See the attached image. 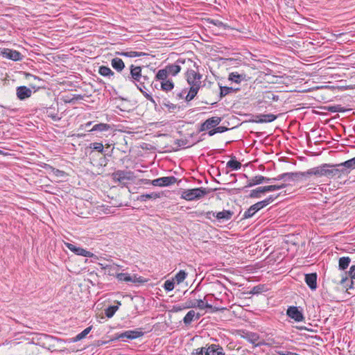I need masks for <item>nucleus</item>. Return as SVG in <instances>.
Here are the masks:
<instances>
[{
  "mask_svg": "<svg viewBox=\"0 0 355 355\" xmlns=\"http://www.w3.org/2000/svg\"><path fill=\"white\" fill-rule=\"evenodd\" d=\"M186 62L191 64L193 61L190 59L179 58L175 63L166 65L164 69L158 70L155 77V80H164L170 75L176 76L181 71L180 64H183Z\"/></svg>",
  "mask_w": 355,
  "mask_h": 355,
  "instance_id": "obj_1",
  "label": "nucleus"
},
{
  "mask_svg": "<svg viewBox=\"0 0 355 355\" xmlns=\"http://www.w3.org/2000/svg\"><path fill=\"white\" fill-rule=\"evenodd\" d=\"M210 189L204 187H198L184 190L181 193V198L188 201L198 200L207 195Z\"/></svg>",
  "mask_w": 355,
  "mask_h": 355,
  "instance_id": "obj_2",
  "label": "nucleus"
},
{
  "mask_svg": "<svg viewBox=\"0 0 355 355\" xmlns=\"http://www.w3.org/2000/svg\"><path fill=\"white\" fill-rule=\"evenodd\" d=\"M185 76L187 83L190 87H201V78L202 76L200 73L195 71L193 69H188L186 72Z\"/></svg>",
  "mask_w": 355,
  "mask_h": 355,
  "instance_id": "obj_3",
  "label": "nucleus"
},
{
  "mask_svg": "<svg viewBox=\"0 0 355 355\" xmlns=\"http://www.w3.org/2000/svg\"><path fill=\"white\" fill-rule=\"evenodd\" d=\"M112 178L115 182H119L125 184V181L132 179L133 173L130 171L118 170L114 172L112 175Z\"/></svg>",
  "mask_w": 355,
  "mask_h": 355,
  "instance_id": "obj_4",
  "label": "nucleus"
},
{
  "mask_svg": "<svg viewBox=\"0 0 355 355\" xmlns=\"http://www.w3.org/2000/svg\"><path fill=\"white\" fill-rule=\"evenodd\" d=\"M116 277L119 282H125L126 283L143 284L146 282V280L141 276L137 277L136 275L131 276L128 273L123 272L117 273Z\"/></svg>",
  "mask_w": 355,
  "mask_h": 355,
  "instance_id": "obj_5",
  "label": "nucleus"
},
{
  "mask_svg": "<svg viewBox=\"0 0 355 355\" xmlns=\"http://www.w3.org/2000/svg\"><path fill=\"white\" fill-rule=\"evenodd\" d=\"M38 340L40 345H41L43 347L48 349H51L55 348V343L60 340L48 334H42L38 338Z\"/></svg>",
  "mask_w": 355,
  "mask_h": 355,
  "instance_id": "obj_6",
  "label": "nucleus"
},
{
  "mask_svg": "<svg viewBox=\"0 0 355 355\" xmlns=\"http://www.w3.org/2000/svg\"><path fill=\"white\" fill-rule=\"evenodd\" d=\"M286 315L295 322H302L305 318L303 312L299 306H291L286 310Z\"/></svg>",
  "mask_w": 355,
  "mask_h": 355,
  "instance_id": "obj_7",
  "label": "nucleus"
},
{
  "mask_svg": "<svg viewBox=\"0 0 355 355\" xmlns=\"http://www.w3.org/2000/svg\"><path fill=\"white\" fill-rule=\"evenodd\" d=\"M348 174L346 168L343 166V162L338 164H331V178H341L343 176L348 175Z\"/></svg>",
  "mask_w": 355,
  "mask_h": 355,
  "instance_id": "obj_8",
  "label": "nucleus"
},
{
  "mask_svg": "<svg viewBox=\"0 0 355 355\" xmlns=\"http://www.w3.org/2000/svg\"><path fill=\"white\" fill-rule=\"evenodd\" d=\"M144 333L141 331V329L138 328L134 330H128L119 334L117 336L118 339L125 340L124 338L132 340L144 336Z\"/></svg>",
  "mask_w": 355,
  "mask_h": 355,
  "instance_id": "obj_9",
  "label": "nucleus"
},
{
  "mask_svg": "<svg viewBox=\"0 0 355 355\" xmlns=\"http://www.w3.org/2000/svg\"><path fill=\"white\" fill-rule=\"evenodd\" d=\"M1 55L13 61H20L23 59V55L19 51L6 48L1 51Z\"/></svg>",
  "mask_w": 355,
  "mask_h": 355,
  "instance_id": "obj_10",
  "label": "nucleus"
},
{
  "mask_svg": "<svg viewBox=\"0 0 355 355\" xmlns=\"http://www.w3.org/2000/svg\"><path fill=\"white\" fill-rule=\"evenodd\" d=\"M178 179L175 176L162 177L153 180L151 184L156 187H168L175 184Z\"/></svg>",
  "mask_w": 355,
  "mask_h": 355,
  "instance_id": "obj_11",
  "label": "nucleus"
},
{
  "mask_svg": "<svg viewBox=\"0 0 355 355\" xmlns=\"http://www.w3.org/2000/svg\"><path fill=\"white\" fill-rule=\"evenodd\" d=\"M221 117L219 116H212L207 119L204 123H201L199 132H203L216 128V126L221 122Z\"/></svg>",
  "mask_w": 355,
  "mask_h": 355,
  "instance_id": "obj_12",
  "label": "nucleus"
},
{
  "mask_svg": "<svg viewBox=\"0 0 355 355\" xmlns=\"http://www.w3.org/2000/svg\"><path fill=\"white\" fill-rule=\"evenodd\" d=\"M141 67L131 64L130 67V76L128 78L131 79L135 85L141 83Z\"/></svg>",
  "mask_w": 355,
  "mask_h": 355,
  "instance_id": "obj_13",
  "label": "nucleus"
},
{
  "mask_svg": "<svg viewBox=\"0 0 355 355\" xmlns=\"http://www.w3.org/2000/svg\"><path fill=\"white\" fill-rule=\"evenodd\" d=\"M65 245L69 250L73 252L76 255H80L85 257H93L95 256L92 252L80 247L76 246L72 243H65Z\"/></svg>",
  "mask_w": 355,
  "mask_h": 355,
  "instance_id": "obj_14",
  "label": "nucleus"
},
{
  "mask_svg": "<svg viewBox=\"0 0 355 355\" xmlns=\"http://www.w3.org/2000/svg\"><path fill=\"white\" fill-rule=\"evenodd\" d=\"M264 203L262 201H259L250 207L243 215V219L249 218L252 217L258 211L264 208Z\"/></svg>",
  "mask_w": 355,
  "mask_h": 355,
  "instance_id": "obj_15",
  "label": "nucleus"
},
{
  "mask_svg": "<svg viewBox=\"0 0 355 355\" xmlns=\"http://www.w3.org/2000/svg\"><path fill=\"white\" fill-rule=\"evenodd\" d=\"M206 355H225L223 348L218 344L206 345Z\"/></svg>",
  "mask_w": 355,
  "mask_h": 355,
  "instance_id": "obj_16",
  "label": "nucleus"
},
{
  "mask_svg": "<svg viewBox=\"0 0 355 355\" xmlns=\"http://www.w3.org/2000/svg\"><path fill=\"white\" fill-rule=\"evenodd\" d=\"M250 77H248L245 73H240L238 71L231 72L228 76V80L230 81L237 84L241 83L242 81H248Z\"/></svg>",
  "mask_w": 355,
  "mask_h": 355,
  "instance_id": "obj_17",
  "label": "nucleus"
},
{
  "mask_svg": "<svg viewBox=\"0 0 355 355\" xmlns=\"http://www.w3.org/2000/svg\"><path fill=\"white\" fill-rule=\"evenodd\" d=\"M317 277L318 276L315 272L305 275L304 281L311 291H315L318 287Z\"/></svg>",
  "mask_w": 355,
  "mask_h": 355,
  "instance_id": "obj_18",
  "label": "nucleus"
},
{
  "mask_svg": "<svg viewBox=\"0 0 355 355\" xmlns=\"http://www.w3.org/2000/svg\"><path fill=\"white\" fill-rule=\"evenodd\" d=\"M32 94V91L30 88L26 86H19L16 89V95L17 98L21 100H25L29 98Z\"/></svg>",
  "mask_w": 355,
  "mask_h": 355,
  "instance_id": "obj_19",
  "label": "nucleus"
},
{
  "mask_svg": "<svg viewBox=\"0 0 355 355\" xmlns=\"http://www.w3.org/2000/svg\"><path fill=\"white\" fill-rule=\"evenodd\" d=\"M161 106L162 108H167L168 111L171 113H177L184 109L183 106L172 103L166 98L162 101Z\"/></svg>",
  "mask_w": 355,
  "mask_h": 355,
  "instance_id": "obj_20",
  "label": "nucleus"
},
{
  "mask_svg": "<svg viewBox=\"0 0 355 355\" xmlns=\"http://www.w3.org/2000/svg\"><path fill=\"white\" fill-rule=\"evenodd\" d=\"M210 296L213 297L214 295L213 294H208V295H207L204 297V300L199 299V300H195L196 308H198L200 309H213L214 311H217L218 310V308H216V307L214 308L212 306V305H211L210 304H209L207 302L205 303V302H204V300H207V298L210 297Z\"/></svg>",
  "mask_w": 355,
  "mask_h": 355,
  "instance_id": "obj_21",
  "label": "nucleus"
},
{
  "mask_svg": "<svg viewBox=\"0 0 355 355\" xmlns=\"http://www.w3.org/2000/svg\"><path fill=\"white\" fill-rule=\"evenodd\" d=\"M255 117L259 118V120H251V121L257 123H269L277 119V116L272 114H257Z\"/></svg>",
  "mask_w": 355,
  "mask_h": 355,
  "instance_id": "obj_22",
  "label": "nucleus"
},
{
  "mask_svg": "<svg viewBox=\"0 0 355 355\" xmlns=\"http://www.w3.org/2000/svg\"><path fill=\"white\" fill-rule=\"evenodd\" d=\"M234 215V212L230 210H223L216 213V218L220 223L227 221L232 218Z\"/></svg>",
  "mask_w": 355,
  "mask_h": 355,
  "instance_id": "obj_23",
  "label": "nucleus"
},
{
  "mask_svg": "<svg viewBox=\"0 0 355 355\" xmlns=\"http://www.w3.org/2000/svg\"><path fill=\"white\" fill-rule=\"evenodd\" d=\"M112 130L111 125L108 123H100L95 124L92 128L88 130V132H104L110 131Z\"/></svg>",
  "mask_w": 355,
  "mask_h": 355,
  "instance_id": "obj_24",
  "label": "nucleus"
},
{
  "mask_svg": "<svg viewBox=\"0 0 355 355\" xmlns=\"http://www.w3.org/2000/svg\"><path fill=\"white\" fill-rule=\"evenodd\" d=\"M116 55H120V56H125L128 58H136V57H141L147 55L146 53L144 52H138L135 51H116L115 52Z\"/></svg>",
  "mask_w": 355,
  "mask_h": 355,
  "instance_id": "obj_25",
  "label": "nucleus"
},
{
  "mask_svg": "<svg viewBox=\"0 0 355 355\" xmlns=\"http://www.w3.org/2000/svg\"><path fill=\"white\" fill-rule=\"evenodd\" d=\"M158 80L160 81L162 90H163L164 92H170L175 87L174 83L173 82V80L171 79L168 78V77L164 80Z\"/></svg>",
  "mask_w": 355,
  "mask_h": 355,
  "instance_id": "obj_26",
  "label": "nucleus"
},
{
  "mask_svg": "<svg viewBox=\"0 0 355 355\" xmlns=\"http://www.w3.org/2000/svg\"><path fill=\"white\" fill-rule=\"evenodd\" d=\"M307 174L305 172H290V181L299 182L306 180Z\"/></svg>",
  "mask_w": 355,
  "mask_h": 355,
  "instance_id": "obj_27",
  "label": "nucleus"
},
{
  "mask_svg": "<svg viewBox=\"0 0 355 355\" xmlns=\"http://www.w3.org/2000/svg\"><path fill=\"white\" fill-rule=\"evenodd\" d=\"M200 88L198 87H190L185 96V102L189 104L197 95Z\"/></svg>",
  "mask_w": 355,
  "mask_h": 355,
  "instance_id": "obj_28",
  "label": "nucleus"
},
{
  "mask_svg": "<svg viewBox=\"0 0 355 355\" xmlns=\"http://www.w3.org/2000/svg\"><path fill=\"white\" fill-rule=\"evenodd\" d=\"M220 87V98L225 97L231 93H236L239 91V88H234L232 87H226L219 85Z\"/></svg>",
  "mask_w": 355,
  "mask_h": 355,
  "instance_id": "obj_29",
  "label": "nucleus"
},
{
  "mask_svg": "<svg viewBox=\"0 0 355 355\" xmlns=\"http://www.w3.org/2000/svg\"><path fill=\"white\" fill-rule=\"evenodd\" d=\"M112 67L118 72H121L125 68L123 61L119 58H114L111 60Z\"/></svg>",
  "mask_w": 355,
  "mask_h": 355,
  "instance_id": "obj_30",
  "label": "nucleus"
},
{
  "mask_svg": "<svg viewBox=\"0 0 355 355\" xmlns=\"http://www.w3.org/2000/svg\"><path fill=\"white\" fill-rule=\"evenodd\" d=\"M98 73L101 75L102 76L107 77L108 78H110L111 77L114 76V72L108 67L107 66H100L98 67Z\"/></svg>",
  "mask_w": 355,
  "mask_h": 355,
  "instance_id": "obj_31",
  "label": "nucleus"
},
{
  "mask_svg": "<svg viewBox=\"0 0 355 355\" xmlns=\"http://www.w3.org/2000/svg\"><path fill=\"white\" fill-rule=\"evenodd\" d=\"M160 198V193L152 192L150 193L142 194L137 197V200L145 202L150 199H156Z\"/></svg>",
  "mask_w": 355,
  "mask_h": 355,
  "instance_id": "obj_32",
  "label": "nucleus"
},
{
  "mask_svg": "<svg viewBox=\"0 0 355 355\" xmlns=\"http://www.w3.org/2000/svg\"><path fill=\"white\" fill-rule=\"evenodd\" d=\"M262 180H263V175H256L255 177L248 180L247 184L245 187H252L255 185L261 184H262Z\"/></svg>",
  "mask_w": 355,
  "mask_h": 355,
  "instance_id": "obj_33",
  "label": "nucleus"
},
{
  "mask_svg": "<svg viewBox=\"0 0 355 355\" xmlns=\"http://www.w3.org/2000/svg\"><path fill=\"white\" fill-rule=\"evenodd\" d=\"M92 329V326H89V327H87L83 331H81L80 333L77 334L75 337L72 338L71 339V342L76 343V342H78V341L83 339L91 331Z\"/></svg>",
  "mask_w": 355,
  "mask_h": 355,
  "instance_id": "obj_34",
  "label": "nucleus"
},
{
  "mask_svg": "<svg viewBox=\"0 0 355 355\" xmlns=\"http://www.w3.org/2000/svg\"><path fill=\"white\" fill-rule=\"evenodd\" d=\"M121 304V302H117V305L110 306L105 309V314L108 318H112L116 311L119 309V306Z\"/></svg>",
  "mask_w": 355,
  "mask_h": 355,
  "instance_id": "obj_35",
  "label": "nucleus"
},
{
  "mask_svg": "<svg viewBox=\"0 0 355 355\" xmlns=\"http://www.w3.org/2000/svg\"><path fill=\"white\" fill-rule=\"evenodd\" d=\"M351 262V259L348 257H343L339 259L338 267L341 270L347 269Z\"/></svg>",
  "mask_w": 355,
  "mask_h": 355,
  "instance_id": "obj_36",
  "label": "nucleus"
},
{
  "mask_svg": "<svg viewBox=\"0 0 355 355\" xmlns=\"http://www.w3.org/2000/svg\"><path fill=\"white\" fill-rule=\"evenodd\" d=\"M265 193L263 187H257L250 191L248 198H260L261 194Z\"/></svg>",
  "mask_w": 355,
  "mask_h": 355,
  "instance_id": "obj_37",
  "label": "nucleus"
},
{
  "mask_svg": "<svg viewBox=\"0 0 355 355\" xmlns=\"http://www.w3.org/2000/svg\"><path fill=\"white\" fill-rule=\"evenodd\" d=\"M322 177L324 176L331 178V164H324L320 166Z\"/></svg>",
  "mask_w": 355,
  "mask_h": 355,
  "instance_id": "obj_38",
  "label": "nucleus"
},
{
  "mask_svg": "<svg viewBox=\"0 0 355 355\" xmlns=\"http://www.w3.org/2000/svg\"><path fill=\"white\" fill-rule=\"evenodd\" d=\"M46 114L48 117L51 118L54 121H59L61 119V116H59L58 113L55 112L53 107H48L46 109Z\"/></svg>",
  "mask_w": 355,
  "mask_h": 355,
  "instance_id": "obj_39",
  "label": "nucleus"
},
{
  "mask_svg": "<svg viewBox=\"0 0 355 355\" xmlns=\"http://www.w3.org/2000/svg\"><path fill=\"white\" fill-rule=\"evenodd\" d=\"M196 315V312L195 311L193 310H191L189 311L187 314L186 315L184 316V318H183V322L184 323V324L186 326H188L189 324H191V323L192 322V321L194 320V317Z\"/></svg>",
  "mask_w": 355,
  "mask_h": 355,
  "instance_id": "obj_40",
  "label": "nucleus"
},
{
  "mask_svg": "<svg viewBox=\"0 0 355 355\" xmlns=\"http://www.w3.org/2000/svg\"><path fill=\"white\" fill-rule=\"evenodd\" d=\"M286 187V184H272V185H268L264 186V191L266 192H271L277 190H279L282 189H284Z\"/></svg>",
  "mask_w": 355,
  "mask_h": 355,
  "instance_id": "obj_41",
  "label": "nucleus"
},
{
  "mask_svg": "<svg viewBox=\"0 0 355 355\" xmlns=\"http://www.w3.org/2000/svg\"><path fill=\"white\" fill-rule=\"evenodd\" d=\"M343 166L346 168L348 173L349 174L353 169H355V157L344 162Z\"/></svg>",
  "mask_w": 355,
  "mask_h": 355,
  "instance_id": "obj_42",
  "label": "nucleus"
},
{
  "mask_svg": "<svg viewBox=\"0 0 355 355\" xmlns=\"http://www.w3.org/2000/svg\"><path fill=\"white\" fill-rule=\"evenodd\" d=\"M227 167L231 168L232 170L236 171L241 168V164L239 161L234 159H232L227 162Z\"/></svg>",
  "mask_w": 355,
  "mask_h": 355,
  "instance_id": "obj_43",
  "label": "nucleus"
},
{
  "mask_svg": "<svg viewBox=\"0 0 355 355\" xmlns=\"http://www.w3.org/2000/svg\"><path fill=\"white\" fill-rule=\"evenodd\" d=\"M187 88L182 89L180 91L175 90L173 92L174 98L176 101L184 99L185 101V96L187 95Z\"/></svg>",
  "mask_w": 355,
  "mask_h": 355,
  "instance_id": "obj_44",
  "label": "nucleus"
},
{
  "mask_svg": "<svg viewBox=\"0 0 355 355\" xmlns=\"http://www.w3.org/2000/svg\"><path fill=\"white\" fill-rule=\"evenodd\" d=\"M187 273L184 270H180L175 276L173 281H175L178 284L182 282L187 277Z\"/></svg>",
  "mask_w": 355,
  "mask_h": 355,
  "instance_id": "obj_45",
  "label": "nucleus"
},
{
  "mask_svg": "<svg viewBox=\"0 0 355 355\" xmlns=\"http://www.w3.org/2000/svg\"><path fill=\"white\" fill-rule=\"evenodd\" d=\"M306 174H307V177L313 175L319 178L322 177L320 166L309 169L306 171Z\"/></svg>",
  "mask_w": 355,
  "mask_h": 355,
  "instance_id": "obj_46",
  "label": "nucleus"
},
{
  "mask_svg": "<svg viewBox=\"0 0 355 355\" xmlns=\"http://www.w3.org/2000/svg\"><path fill=\"white\" fill-rule=\"evenodd\" d=\"M89 148L92 150H95L99 153H103L104 151V147L102 143L101 142H93L89 144Z\"/></svg>",
  "mask_w": 355,
  "mask_h": 355,
  "instance_id": "obj_47",
  "label": "nucleus"
},
{
  "mask_svg": "<svg viewBox=\"0 0 355 355\" xmlns=\"http://www.w3.org/2000/svg\"><path fill=\"white\" fill-rule=\"evenodd\" d=\"M265 291V286L263 284H259L254 286L249 292L250 294L257 295L260 294Z\"/></svg>",
  "mask_w": 355,
  "mask_h": 355,
  "instance_id": "obj_48",
  "label": "nucleus"
},
{
  "mask_svg": "<svg viewBox=\"0 0 355 355\" xmlns=\"http://www.w3.org/2000/svg\"><path fill=\"white\" fill-rule=\"evenodd\" d=\"M208 22L223 29H226L228 27L227 24H224L223 21L218 19H209Z\"/></svg>",
  "mask_w": 355,
  "mask_h": 355,
  "instance_id": "obj_49",
  "label": "nucleus"
},
{
  "mask_svg": "<svg viewBox=\"0 0 355 355\" xmlns=\"http://www.w3.org/2000/svg\"><path fill=\"white\" fill-rule=\"evenodd\" d=\"M279 195H270L263 200H261L263 203H264V206L266 207L269 204L272 203V202L276 200Z\"/></svg>",
  "mask_w": 355,
  "mask_h": 355,
  "instance_id": "obj_50",
  "label": "nucleus"
},
{
  "mask_svg": "<svg viewBox=\"0 0 355 355\" xmlns=\"http://www.w3.org/2000/svg\"><path fill=\"white\" fill-rule=\"evenodd\" d=\"M275 180H276V181H279V180L290 181V172L279 174L277 177L275 178Z\"/></svg>",
  "mask_w": 355,
  "mask_h": 355,
  "instance_id": "obj_51",
  "label": "nucleus"
},
{
  "mask_svg": "<svg viewBox=\"0 0 355 355\" xmlns=\"http://www.w3.org/2000/svg\"><path fill=\"white\" fill-rule=\"evenodd\" d=\"M164 288L166 291H171L174 288V281L173 280H166L164 284Z\"/></svg>",
  "mask_w": 355,
  "mask_h": 355,
  "instance_id": "obj_52",
  "label": "nucleus"
},
{
  "mask_svg": "<svg viewBox=\"0 0 355 355\" xmlns=\"http://www.w3.org/2000/svg\"><path fill=\"white\" fill-rule=\"evenodd\" d=\"M51 168V172L53 173V174L54 175H55L56 177H58V178H62V177H64L66 173L64 171H61L60 169H58V168H55L53 166H50Z\"/></svg>",
  "mask_w": 355,
  "mask_h": 355,
  "instance_id": "obj_53",
  "label": "nucleus"
},
{
  "mask_svg": "<svg viewBox=\"0 0 355 355\" xmlns=\"http://www.w3.org/2000/svg\"><path fill=\"white\" fill-rule=\"evenodd\" d=\"M37 347L36 346H35L34 345H32V344H30V343H27L25 345V350L27 352H31V353H29L27 355H33V352H35V350H37Z\"/></svg>",
  "mask_w": 355,
  "mask_h": 355,
  "instance_id": "obj_54",
  "label": "nucleus"
},
{
  "mask_svg": "<svg viewBox=\"0 0 355 355\" xmlns=\"http://www.w3.org/2000/svg\"><path fill=\"white\" fill-rule=\"evenodd\" d=\"M174 144L178 147H184L188 144V140L186 139H175Z\"/></svg>",
  "mask_w": 355,
  "mask_h": 355,
  "instance_id": "obj_55",
  "label": "nucleus"
},
{
  "mask_svg": "<svg viewBox=\"0 0 355 355\" xmlns=\"http://www.w3.org/2000/svg\"><path fill=\"white\" fill-rule=\"evenodd\" d=\"M349 276L351 278L352 284H355V265L352 266L349 268Z\"/></svg>",
  "mask_w": 355,
  "mask_h": 355,
  "instance_id": "obj_56",
  "label": "nucleus"
},
{
  "mask_svg": "<svg viewBox=\"0 0 355 355\" xmlns=\"http://www.w3.org/2000/svg\"><path fill=\"white\" fill-rule=\"evenodd\" d=\"M205 351H206V346L200 347V348L195 349V351L191 353V355H206Z\"/></svg>",
  "mask_w": 355,
  "mask_h": 355,
  "instance_id": "obj_57",
  "label": "nucleus"
},
{
  "mask_svg": "<svg viewBox=\"0 0 355 355\" xmlns=\"http://www.w3.org/2000/svg\"><path fill=\"white\" fill-rule=\"evenodd\" d=\"M136 86H137V89L142 93V94L144 96H145L146 94H148L145 91V89H146L145 82H142L141 83L136 84Z\"/></svg>",
  "mask_w": 355,
  "mask_h": 355,
  "instance_id": "obj_58",
  "label": "nucleus"
},
{
  "mask_svg": "<svg viewBox=\"0 0 355 355\" xmlns=\"http://www.w3.org/2000/svg\"><path fill=\"white\" fill-rule=\"evenodd\" d=\"M329 111L332 112H341L344 110L340 106H332L329 108Z\"/></svg>",
  "mask_w": 355,
  "mask_h": 355,
  "instance_id": "obj_59",
  "label": "nucleus"
},
{
  "mask_svg": "<svg viewBox=\"0 0 355 355\" xmlns=\"http://www.w3.org/2000/svg\"><path fill=\"white\" fill-rule=\"evenodd\" d=\"M184 308L189 309V308H196L195 300H189L186 303V306Z\"/></svg>",
  "mask_w": 355,
  "mask_h": 355,
  "instance_id": "obj_60",
  "label": "nucleus"
},
{
  "mask_svg": "<svg viewBox=\"0 0 355 355\" xmlns=\"http://www.w3.org/2000/svg\"><path fill=\"white\" fill-rule=\"evenodd\" d=\"M205 215L206 218H207L209 220H211L212 217H215L216 218V212H214L213 211H207L205 214Z\"/></svg>",
  "mask_w": 355,
  "mask_h": 355,
  "instance_id": "obj_61",
  "label": "nucleus"
},
{
  "mask_svg": "<svg viewBox=\"0 0 355 355\" xmlns=\"http://www.w3.org/2000/svg\"><path fill=\"white\" fill-rule=\"evenodd\" d=\"M185 308H184V306H181L180 305H175L173 306L171 311H173L174 313H178V312L182 311Z\"/></svg>",
  "mask_w": 355,
  "mask_h": 355,
  "instance_id": "obj_62",
  "label": "nucleus"
},
{
  "mask_svg": "<svg viewBox=\"0 0 355 355\" xmlns=\"http://www.w3.org/2000/svg\"><path fill=\"white\" fill-rule=\"evenodd\" d=\"M216 130L217 133H223L224 132L227 131L229 129L225 126H216Z\"/></svg>",
  "mask_w": 355,
  "mask_h": 355,
  "instance_id": "obj_63",
  "label": "nucleus"
},
{
  "mask_svg": "<svg viewBox=\"0 0 355 355\" xmlns=\"http://www.w3.org/2000/svg\"><path fill=\"white\" fill-rule=\"evenodd\" d=\"M145 98H146L148 101H150L152 103H153V104H154V105H155V107L157 106V103L155 102V99L153 98V96H152L150 94H145Z\"/></svg>",
  "mask_w": 355,
  "mask_h": 355,
  "instance_id": "obj_64",
  "label": "nucleus"
}]
</instances>
